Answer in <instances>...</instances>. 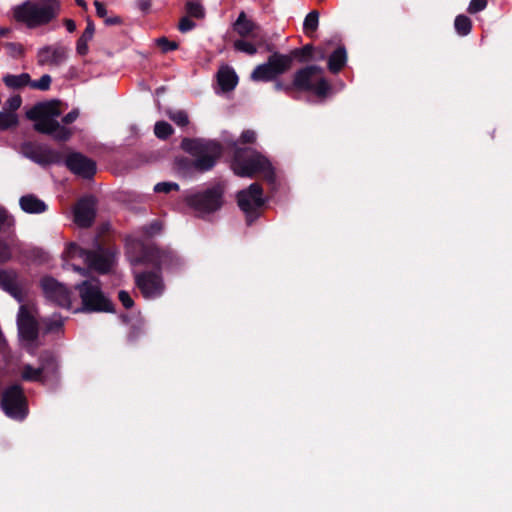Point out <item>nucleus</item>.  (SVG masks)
Wrapping results in <instances>:
<instances>
[{"mask_svg": "<svg viewBox=\"0 0 512 512\" xmlns=\"http://www.w3.org/2000/svg\"><path fill=\"white\" fill-rule=\"evenodd\" d=\"M181 148L193 159L181 158L178 161L179 167L200 173L211 171L224 153V147L219 141L204 138H183Z\"/></svg>", "mask_w": 512, "mask_h": 512, "instance_id": "obj_1", "label": "nucleus"}, {"mask_svg": "<svg viewBox=\"0 0 512 512\" xmlns=\"http://www.w3.org/2000/svg\"><path fill=\"white\" fill-rule=\"evenodd\" d=\"M315 48L312 44H306L301 48H295L288 54L275 52L271 54L265 63L257 65L251 72L250 79L254 82H268L288 72L293 60L305 63L313 59Z\"/></svg>", "mask_w": 512, "mask_h": 512, "instance_id": "obj_2", "label": "nucleus"}, {"mask_svg": "<svg viewBox=\"0 0 512 512\" xmlns=\"http://www.w3.org/2000/svg\"><path fill=\"white\" fill-rule=\"evenodd\" d=\"M232 149L231 168L237 176L252 178L260 174L269 184L275 183L274 168L262 153L251 147H241L238 142H233Z\"/></svg>", "mask_w": 512, "mask_h": 512, "instance_id": "obj_3", "label": "nucleus"}, {"mask_svg": "<svg viewBox=\"0 0 512 512\" xmlns=\"http://www.w3.org/2000/svg\"><path fill=\"white\" fill-rule=\"evenodd\" d=\"M60 105L61 101L56 99L39 102L27 111L26 117L35 122L33 125L35 131L65 142L72 136V131L61 126L56 120L62 114Z\"/></svg>", "mask_w": 512, "mask_h": 512, "instance_id": "obj_4", "label": "nucleus"}, {"mask_svg": "<svg viewBox=\"0 0 512 512\" xmlns=\"http://www.w3.org/2000/svg\"><path fill=\"white\" fill-rule=\"evenodd\" d=\"M60 11V0H27L14 8V18L28 28H37L56 19Z\"/></svg>", "mask_w": 512, "mask_h": 512, "instance_id": "obj_5", "label": "nucleus"}, {"mask_svg": "<svg viewBox=\"0 0 512 512\" xmlns=\"http://www.w3.org/2000/svg\"><path fill=\"white\" fill-rule=\"evenodd\" d=\"M81 300V307L76 312L115 313V305L103 292L100 280L92 278L83 280L74 286Z\"/></svg>", "mask_w": 512, "mask_h": 512, "instance_id": "obj_6", "label": "nucleus"}, {"mask_svg": "<svg viewBox=\"0 0 512 512\" xmlns=\"http://www.w3.org/2000/svg\"><path fill=\"white\" fill-rule=\"evenodd\" d=\"M225 190V184L217 182L205 189L187 193L184 202L198 217L205 218L223 207Z\"/></svg>", "mask_w": 512, "mask_h": 512, "instance_id": "obj_7", "label": "nucleus"}, {"mask_svg": "<svg viewBox=\"0 0 512 512\" xmlns=\"http://www.w3.org/2000/svg\"><path fill=\"white\" fill-rule=\"evenodd\" d=\"M324 70L318 65H307L293 74L292 86L298 92H313L319 98H325L331 85L325 77Z\"/></svg>", "mask_w": 512, "mask_h": 512, "instance_id": "obj_8", "label": "nucleus"}, {"mask_svg": "<svg viewBox=\"0 0 512 512\" xmlns=\"http://www.w3.org/2000/svg\"><path fill=\"white\" fill-rule=\"evenodd\" d=\"M236 200L245 214L246 224L251 226L261 216V209L265 205L262 186L257 182L250 184L237 192Z\"/></svg>", "mask_w": 512, "mask_h": 512, "instance_id": "obj_9", "label": "nucleus"}, {"mask_svg": "<svg viewBox=\"0 0 512 512\" xmlns=\"http://www.w3.org/2000/svg\"><path fill=\"white\" fill-rule=\"evenodd\" d=\"M0 407L4 414L17 421L24 420L28 413V399L20 384L6 387L2 393Z\"/></svg>", "mask_w": 512, "mask_h": 512, "instance_id": "obj_10", "label": "nucleus"}, {"mask_svg": "<svg viewBox=\"0 0 512 512\" xmlns=\"http://www.w3.org/2000/svg\"><path fill=\"white\" fill-rule=\"evenodd\" d=\"M137 262L152 265L160 273L162 269H176L181 265V259L173 250L153 244L142 245Z\"/></svg>", "mask_w": 512, "mask_h": 512, "instance_id": "obj_11", "label": "nucleus"}, {"mask_svg": "<svg viewBox=\"0 0 512 512\" xmlns=\"http://www.w3.org/2000/svg\"><path fill=\"white\" fill-rule=\"evenodd\" d=\"M117 249L114 246L97 245L94 250H89L85 263L88 268L99 274H108L115 265Z\"/></svg>", "mask_w": 512, "mask_h": 512, "instance_id": "obj_12", "label": "nucleus"}, {"mask_svg": "<svg viewBox=\"0 0 512 512\" xmlns=\"http://www.w3.org/2000/svg\"><path fill=\"white\" fill-rule=\"evenodd\" d=\"M135 283L145 299L160 297L165 288L161 273L155 269L138 273Z\"/></svg>", "mask_w": 512, "mask_h": 512, "instance_id": "obj_13", "label": "nucleus"}, {"mask_svg": "<svg viewBox=\"0 0 512 512\" xmlns=\"http://www.w3.org/2000/svg\"><path fill=\"white\" fill-rule=\"evenodd\" d=\"M45 297L62 308H71V291L51 276L40 281Z\"/></svg>", "mask_w": 512, "mask_h": 512, "instance_id": "obj_14", "label": "nucleus"}, {"mask_svg": "<svg viewBox=\"0 0 512 512\" xmlns=\"http://www.w3.org/2000/svg\"><path fill=\"white\" fill-rule=\"evenodd\" d=\"M19 335L23 340L33 342L38 338V322L27 305H21L17 315Z\"/></svg>", "mask_w": 512, "mask_h": 512, "instance_id": "obj_15", "label": "nucleus"}, {"mask_svg": "<svg viewBox=\"0 0 512 512\" xmlns=\"http://www.w3.org/2000/svg\"><path fill=\"white\" fill-rule=\"evenodd\" d=\"M65 164L72 173L84 179H91L96 174V162L79 152L68 155Z\"/></svg>", "mask_w": 512, "mask_h": 512, "instance_id": "obj_16", "label": "nucleus"}, {"mask_svg": "<svg viewBox=\"0 0 512 512\" xmlns=\"http://www.w3.org/2000/svg\"><path fill=\"white\" fill-rule=\"evenodd\" d=\"M96 216V199L93 196H85L78 200L74 208V221L82 228L92 226Z\"/></svg>", "mask_w": 512, "mask_h": 512, "instance_id": "obj_17", "label": "nucleus"}, {"mask_svg": "<svg viewBox=\"0 0 512 512\" xmlns=\"http://www.w3.org/2000/svg\"><path fill=\"white\" fill-rule=\"evenodd\" d=\"M25 155L40 165L59 163L62 155L49 147L28 143L24 145Z\"/></svg>", "mask_w": 512, "mask_h": 512, "instance_id": "obj_18", "label": "nucleus"}, {"mask_svg": "<svg viewBox=\"0 0 512 512\" xmlns=\"http://www.w3.org/2000/svg\"><path fill=\"white\" fill-rule=\"evenodd\" d=\"M68 50L60 44L46 45L38 50L37 63L40 66H60L67 59Z\"/></svg>", "mask_w": 512, "mask_h": 512, "instance_id": "obj_19", "label": "nucleus"}, {"mask_svg": "<svg viewBox=\"0 0 512 512\" xmlns=\"http://www.w3.org/2000/svg\"><path fill=\"white\" fill-rule=\"evenodd\" d=\"M0 289L18 302L23 301L22 289L18 284V273L14 269H0Z\"/></svg>", "mask_w": 512, "mask_h": 512, "instance_id": "obj_20", "label": "nucleus"}, {"mask_svg": "<svg viewBox=\"0 0 512 512\" xmlns=\"http://www.w3.org/2000/svg\"><path fill=\"white\" fill-rule=\"evenodd\" d=\"M40 370L46 383L58 378L59 365L56 355L51 351H43L38 358Z\"/></svg>", "mask_w": 512, "mask_h": 512, "instance_id": "obj_21", "label": "nucleus"}, {"mask_svg": "<svg viewBox=\"0 0 512 512\" xmlns=\"http://www.w3.org/2000/svg\"><path fill=\"white\" fill-rule=\"evenodd\" d=\"M19 205L28 214H41L48 209L46 203L34 194L23 195L19 199Z\"/></svg>", "mask_w": 512, "mask_h": 512, "instance_id": "obj_22", "label": "nucleus"}, {"mask_svg": "<svg viewBox=\"0 0 512 512\" xmlns=\"http://www.w3.org/2000/svg\"><path fill=\"white\" fill-rule=\"evenodd\" d=\"M234 31L242 38L250 37L255 30H259V25L247 18L244 11H241L233 24Z\"/></svg>", "mask_w": 512, "mask_h": 512, "instance_id": "obj_23", "label": "nucleus"}, {"mask_svg": "<svg viewBox=\"0 0 512 512\" xmlns=\"http://www.w3.org/2000/svg\"><path fill=\"white\" fill-rule=\"evenodd\" d=\"M217 81L224 92L232 91L238 84V76L233 68L225 66L217 73Z\"/></svg>", "mask_w": 512, "mask_h": 512, "instance_id": "obj_24", "label": "nucleus"}, {"mask_svg": "<svg viewBox=\"0 0 512 512\" xmlns=\"http://www.w3.org/2000/svg\"><path fill=\"white\" fill-rule=\"evenodd\" d=\"M347 62V52L344 46H339L328 58V69L331 73H339Z\"/></svg>", "mask_w": 512, "mask_h": 512, "instance_id": "obj_25", "label": "nucleus"}, {"mask_svg": "<svg viewBox=\"0 0 512 512\" xmlns=\"http://www.w3.org/2000/svg\"><path fill=\"white\" fill-rule=\"evenodd\" d=\"M94 32V23L88 18L86 28L76 43V51L79 55L85 56L88 53V42L93 38Z\"/></svg>", "mask_w": 512, "mask_h": 512, "instance_id": "obj_26", "label": "nucleus"}, {"mask_svg": "<svg viewBox=\"0 0 512 512\" xmlns=\"http://www.w3.org/2000/svg\"><path fill=\"white\" fill-rule=\"evenodd\" d=\"M21 378L26 382H38L42 385L46 384L44 375L40 370V366L33 367L30 364H24L21 369Z\"/></svg>", "mask_w": 512, "mask_h": 512, "instance_id": "obj_27", "label": "nucleus"}, {"mask_svg": "<svg viewBox=\"0 0 512 512\" xmlns=\"http://www.w3.org/2000/svg\"><path fill=\"white\" fill-rule=\"evenodd\" d=\"M4 84L12 89H21L25 86H30L31 77L28 73L19 75L7 74L3 77Z\"/></svg>", "mask_w": 512, "mask_h": 512, "instance_id": "obj_28", "label": "nucleus"}, {"mask_svg": "<svg viewBox=\"0 0 512 512\" xmlns=\"http://www.w3.org/2000/svg\"><path fill=\"white\" fill-rule=\"evenodd\" d=\"M319 26V12L317 10H313L309 12L303 22V31L304 33L312 37L313 34L317 31Z\"/></svg>", "mask_w": 512, "mask_h": 512, "instance_id": "obj_29", "label": "nucleus"}, {"mask_svg": "<svg viewBox=\"0 0 512 512\" xmlns=\"http://www.w3.org/2000/svg\"><path fill=\"white\" fill-rule=\"evenodd\" d=\"M185 11L189 17L203 19L205 17V8L200 0H187L185 3Z\"/></svg>", "mask_w": 512, "mask_h": 512, "instance_id": "obj_30", "label": "nucleus"}, {"mask_svg": "<svg viewBox=\"0 0 512 512\" xmlns=\"http://www.w3.org/2000/svg\"><path fill=\"white\" fill-rule=\"evenodd\" d=\"M454 27L460 36H466L471 32L472 22L468 16L460 14L455 18Z\"/></svg>", "mask_w": 512, "mask_h": 512, "instance_id": "obj_31", "label": "nucleus"}, {"mask_svg": "<svg viewBox=\"0 0 512 512\" xmlns=\"http://www.w3.org/2000/svg\"><path fill=\"white\" fill-rule=\"evenodd\" d=\"M174 132L173 127L165 121H158L154 126V133L157 138L166 140L169 138Z\"/></svg>", "mask_w": 512, "mask_h": 512, "instance_id": "obj_32", "label": "nucleus"}, {"mask_svg": "<svg viewBox=\"0 0 512 512\" xmlns=\"http://www.w3.org/2000/svg\"><path fill=\"white\" fill-rule=\"evenodd\" d=\"M89 249H84L80 247L78 244L72 242L69 243L65 249V254L68 258H81L84 261L88 255Z\"/></svg>", "mask_w": 512, "mask_h": 512, "instance_id": "obj_33", "label": "nucleus"}, {"mask_svg": "<svg viewBox=\"0 0 512 512\" xmlns=\"http://www.w3.org/2000/svg\"><path fill=\"white\" fill-rule=\"evenodd\" d=\"M233 47L236 51L244 52L250 56H253L258 52V49L254 43H251L244 39L235 40L233 43Z\"/></svg>", "mask_w": 512, "mask_h": 512, "instance_id": "obj_34", "label": "nucleus"}, {"mask_svg": "<svg viewBox=\"0 0 512 512\" xmlns=\"http://www.w3.org/2000/svg\"><path fill=\"white\" fill-rule=\"evenodd\" d=\"M18 124V117L15 113L0 112V130H7Z\"/></svg>", "mask_w": 512, "mask_h": 512, "instance_id": "obj_35", "label": "nucleus"}, {"mask_svg": "<svg viewBox=\"0 0 512 512\" xmlns=\"http://www.w3.org/2000/svg\"><path fill=\"white\" fill-rule=\"evenodd\" d=\"M52 82V78L48 74H44L41 76L39 80H32L30 82V87L40 91H47L50 89Z\"/></svg>", "mask_w": 512, "mask_h": 512, "instance_id": "obj_36", "label": "nucleus"}, {"mask_svg": "<svg viewBox=\"0 0 512 512\" xmlns=\"http://www.w3.org/2000/svg\"><path fill=\"white\" fill-rule=\"evenodd\" d=\"M169 118L180 127H185L189 124L188 114L184 110L169 112Z\"/></svg>", "mask_w": 512, "mask_h": 512, "instance_id": "obj_37", "label": "nucleus"}, {"mask_svg": "<svg viewBox=\"0 0 512 512\" xmlns=\"http://www.w3.org/2000/svg\"><path fill=\"white\" fill-rule=\"evenodd\" d=\"M157 46L161 49L163 53H167L169 51L177 50L179 45L175 41H170L166 37H160L156 40Z\"/></svg>", "mask_w": 512, "mask_h": 512, "instance_id": "obj_38", "label": "nucleus"}, {"mask_svg": "<svg viewBox=\"0 0 512 512\" xmlns=\"http://www.w3.org/2000/svg\"><path fill=\"white\" fill-rule=\"evenodd\" d=\"M4 46L8 50V54L13 58H19L24 55V47L20 43L6 42Z\"/></svg>", "mask_w": 512, "mask_h": 512, "instance_id": "obj_39", "label": "nucleus"}, {"mask_svg": "<svg viewBox=\"0 0 512 512\" xmlns=\"http://www.w3.org/2000/svg\"><path fill=\"white\" fill-rule=\"evenodd\" d=\"M173 190H179V185L175 182H160L154 186V191L156 193H169Z\"/></svg>", "mask_w": 512, "mask_h": 512, "instance_id": "obj_40", "label": "nucleus"}, {"mask_svg": "<svg viewBox=\"0 0 512 512\" xmlns=\"http://www.w3.org/2000/svg\"><path fill=\"white\" fill-rule=\"evenodd\" d=\"M12 259V251L9 244L0 240V265L7 263Z\"/></svg>", "mask_w": 512, "mask_h": 512, "instance_id": "obj_41", "label": "nucleus"}, {"mask_svg": "<svg viewBox=\"0 0 512 512\" xmlns=\"http://www.w3.org/2000/svg\"><path fill=\"white\" fill-rule=\"evenodd\" d=\"M196 27V24L193 20H191V17L184 16L180 19L178 24V29L182 33H187L191 30H193Z\"/></svg>", "mask_w": 512, "mask_h": 512, "instance_id": "obj_42", "label": "nucleus"}, {"mask_svg": "<svg viewBox=\"0 0 512 512\" xmlns=\"http://www.w3.org/2000/svg\"><path fill=\"white\" fill-rule=\"evenodd\" d=\"M279 77H277L275 80H272L271 82H274L273 88L275 91H283L287 95H291L293 91H295L294 86H292V82L289 84H285L283 81L278 80Z\"/></svg>", "mask_w": 512, "mask_h": 512, "instance_id": "obj_43", "label": "nucleus"}, {"mask_svg": "<svg viewBox=\"0 0 512 512\" xmlns=\"http://www.w3.org/2000/svg\"><path fill=\"white\" fill-rule=\"evenodd\" d=\"M14 225V218L9 215L7 210L0 208V230L2 228H10Z\"/></svg>", "mask_w": 512, "mask_h": 512, "instance_id": "obj_44", "label": "nucleus"}, {"mask_svg": "<svg viewBox=\"0 0 512 512\" xmlns=\"http://www.w3.org/2000/svg\"><path fill=\"white\" fill-rule=\"evenodd\" d=\"M487 6V0H471L467 11L470 14H476L484 10Z\"/></svg>", "mask_w": 512, "mask_h": 512, "instance_id": "obj_45", "label": "nucleus"}, {"mask_svg": "<svg viewBox=\"0 0 512 512\" xmlns=\"http://www.w3.org/2000/svg\"><path fill=\"white\" fill-rule=\"evenodd\" d=\"M118 299L126 309H130L134 306V300L132 299L130 294L125 290H120L118 292Z\"/></svg>", "mask_w": 512, "mask_h": 512, "instance_id": "obj_46", "label": "nucleus"}, {"mask_svg": "<svg viewBox=\"0 0 512 512\" xmlns=\"http://www.w3.org/2000/svg\"><path fill=\"white\" fill-rule=\"evenodd\" d=\"M256 141V133L254 130H244L241 135L239 142L241 144H253Z\"/></svg>", "mask_w": 512, "mask_h": 512, "instance_id": "obj_47", "label": "nucleus"}, {"mask_svg": "<svg viewBox=\"0 0 512 512\" xmlns=\"http://www.w3.org/2000/svg\"><path fill=\"white\" fill-rule=\"evenodd\" d=\"M249 38H251L254 41V44L256 45L257 48H261L264 45V43H266V41L268 40V37L266 36V34H263L261 32L260 28L259 30H255Z\"/></svg>", "mask_w": 512, "mask_h": 512, "instance_id": "obj_48", "label": "nucleus"}, {"mask_svg": "<svg viewBox=\"0 0 512 512\" xmlns=\"http://www.w3.org/2000/svg\"><path fill=\"white\" fill-rule=\"evenodd\" d=\"M21 104H22V98L20 95H14V96L10 97L6 102V105H7L8 109L10 110L9 113H14L16 110H18L20 108Z\"/></svg>", "mask_w": 512, "mask_h": 512, "instance_id": "obj_49", "label": "nucleus"}, {"mask_svg": "<svg viewBox=\"0 0 512 512\" xmlns=\"http://www.w3.org/2000/svg\"><path fill=\"white\" fill-rule=\"evenodd\" d=\"M137 8L144 14H148L152 7L151 0H136Z\"/></svg>", "mask_w": 512, "mask_h": 512, "instance_id": "obj_50", "label": "nucleus"}, {"mask_svg": "<svg viewBox=\"0 0 512 512\" xmlns=\"http://www.w3.org/2000/svg\"><path fill=\"white\" fill-rule=\"evenodd\" d=\"M79 117L78 109H73L62 118V122L65 125L72 124Z\"/></svg>", "mask_w": 512, "mask_h": 512, "instance_id": "obj_51", "label": "nucleus"}, {"mask_svg": "<svg viewBox=\"0 0 512 512\" xmlns=\"http://www.w3.org/2000/svg\"><path fill=\"white\" fill-rule=\"evenodd\" d=\"M62 327H63V320L61 318L51 320L47 325L48 331H51V332L59 331Z\"/></svg>", "mask_w": 512, "mask_h": 512, "instance_id": "obj_52", "label": "nucleus"}, {"mask_svg": "<svg viewBox=\"0 0 512 512\" xmlns=\"http://www.w3.org/2000/svg\"><path fill=\"white\" fill-rule=\"evenodd\" d=\"M95 8H96V14L99 18H106L107 15V9L105 5L100 1L94 2Z\"/></svg>", "mask_w": 512, "mask_h": 512, "instance_id": "obj_53", "label": "nucleus"}, {"mask_svg": "<svg viewBox=\"0 0 512 512\" xmlns=\"http://www.w3.org/2000/svg\"><path fill=\"white\" fill-rule=\"evenodd\" d=\"M161 223L159 221H153L147 228L146 232L149 235L157 234L161 231Z\"/></svg>", "mask_w": 512, "mask_h": 512, "instance_id": "obj_54", "label": "nucleus"}, {"mask_svg": "<svg viewBox=\"0 0 512 512\" xmlns=\"http://www.w3.org/2000/svg\"><path fill=\"white\" fill-rule=\"evenodd\" d=\"M32 256L35 258V259H38L40 262H43V261H46L47 259V255L45 252H43L42 250L40 249H34L32 251Z\"/></svg>", "mask_w": 512, "mask_h": 512, "instance_id": "obj_55", "label": "nucleus"}, {"mask_svg": "<svg viewBox=\"0 0 512 512\" xmlns=\"http://www.w3.org/2000/svg\"><path fill=\"white\" fill-rule=\"evenodd\" d=\"M105 24L108 26L118 25L122 23V19L119 16L107 17L104 20Z\"/></svg>", "mask_w": 512, "mask_h": 512, "instance_id": "obj_56", "label": "nucleus"}, {"mask_svg": "<svg viewBox=\"0 0 512 512\" xmlns=\"http://www.w3.org/2000/svg\"><path fill=\"white\" fill-rule=\"evenodd\" d=\"M64 24L69 33H73L76 30V23L72 19H65Z\"/></svg>", "mask_w": 512, "mask_h": 512, "instance_id": "obj_57", "label": "nucleus"}, {"mask_svg": "<svg viewBox=\"0 0 512 512\" xmlns=\"http://www.w3.org/2000/svg\"><path fill=\"white\" fill-rule=\"evenodd\" d=\"M262 47L265 49V51L270 52L271 54L276 52L275 45L271 43L269 40H267Z\"/></svg>", "mask_w": 512, "mask_h": 512, "instance_id": "obj_58", "label": "nucleus"}, {"mask_svg": "<svg viewBox=\"0 0 512 512\" xmlns=\"http://www.w3.org/2000/svg\"><path fill=\"white\" fill-rule=\"evenodd\" d=\"M314 52L316 53V55L315 56L313 55V59H315V60L325 59L326 55L323 50L319 49V50H315Z\"/></svg>", "mask_w": 512, "mask_h": 512, "instance_id": "obj_59", "label": "nucleus"}, {"mask_svg": "<svg viewBox=\"0 0 512 512\" xmlns=\"http://www.w3.org/2000/svg\"><path fill=\"white\" fill-rule=\"evenodd\" d=\"M9 33H10V29L9 28H6V27H1L0 28V38L1 37H6Z\"/></svg>", "mask_w": 512, "mask_h": 512, "instance_id": "obj_60", "label": "nucleus"}, {"mask_svg": "<svg viewBox=\"0 0 512 512\" xmlns=\"http://www.w3.org/2000/svg\"><path fill=\"white\" fill-rule=\"evenodd\" d=\"M75 3L83 9H87V4L85 0H75Z\"/></svg>", "mask_w": 512, "mask_h": 512, "instance_id": "obj_61", "label": "nucleus"}, {"mask_svg": "<svg viewBox=\"0 0 512 512\" xmlns=\"http://www.w3.org/2000/svg\"><path fill=\"white\" fill-rule=\"evenodd\" d=\"M74 269H75L77 272H79L80 274L84 275V276L87 274V269H85V268H81V267H76V266H75V267H74Z\"/></svg>", "mask_w": 512, "mask_h": 512, "instance_id": "obj_62", "label": "nucleus"}]
</instances>
